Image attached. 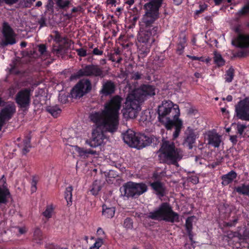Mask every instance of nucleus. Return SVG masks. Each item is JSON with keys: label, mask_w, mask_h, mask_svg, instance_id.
<instances>
[{"label": "nucleus", "mask_w": 249, "mask_h": 249, "mask_svg": "<svg viewBox=\"0 0 249 249\" xmlns=\"http://www.w3.org/2000/svg\"><path fill=\"white\" fill-rule=\"evenodd\" d=\"M121 102V98L116 96L106 105L103 110L90 114V120L96 127L93 130L91 139L86 141L87 144L92 147L101 145L107 140L105 132H113L117 130Z\"/></svg>", "instance_id": "nucleus-1"}, {"label": "nucleus", "mask_w": 249, "mask_h": 249, "mask_svg": "<svg viewBox=\"0 0 249 249\" xmlns=\"http://www.w3.org/2000/svg\"><path fill=\"white\" fill-rule=\"evenodd\" d=\"M140 32L138 36L139 56L143 58L150 52L152 44L155 40L158 27L152 24L159 18V12L144 10Z\"/></svg>", "instance_id": "nucleus-2"}, {"label": "nucleus", "mask_w": 249, "mask_h": 249, "mask_svg": "<svg viewBox=\"0 0 249 249\" xmlns=\"http://www.w3.org/2000/svg\"><path fill=\"white\" fill-rule=\"evenodd\" d=\"M155 94L154 88L149 85H143L129 93L124 103L122 110L124 118L134 119L140 110V103L146 96Z\"/></svg>", "instance_id": "nucleus-3"}, {"label": "nucleus", "mask_w": 249, "mask_h": 249, "mask_svg": "<svg viewBox=\"0 0 249 249\" xmlns=\"http://www.w3.org/2000/svg\"><path fill=\"white\" fill-rule=\"evenodd\" d=\"M159 120L164 124L167 129H171L174 125L173 121L178 119L180 111L178 106L170 101H164L158 108Z\"/></svg>", "instance_id": "nucleus-4"}, {"label": "nucleus", "mask_w": 249, "mask_h": 249, "mask_svg": "<svg viewBox=\"0 0 249 249\" xmlns=\"http://www.w3.org/2000/svg\"><path fill=\"white\" fill-rule=\"evenodd\" d=\"M159 152V157L168 164H176L183 157L182 151L174 142L167 141H163Z\"/></svg>", "instance_id": "nucleus-5"}, {"label": "nucleus", "mask_w": 249, "mask_h": 249, "mask_svg": "<svg viewBox=\"0 0 249 249\" xmlns=\"http://www.w3.org/2000/svg\"><path fill=\"white\" fill-rule=\"evenodd\" d=\"M147 217L154 220H164L170 222L178 221V215L173 211L170 206L167 203H162L159 208L150 212Z\"/></svg>", "instance_id": "nucleus-6"}, {"label": "nucleus", "mask_w": 249, "mask_h": 249, "mask_svg": "<svg viewBox=\"0 0 249 249\" xmlns=\"http://www.w3.org/2000/svg\"><path fill=\"white\" fill-rule=\"evenodd\" d=\"M147 189V186L144 183L129 181L124 184L120 190L123 196L127 198H137L145 193Z\"/></svg>", "instance_id": "nucleus-7"}, {"label": "nucleus", "mask_w": 249, "mask_h": 249, "mask_svg": "<svg viewBox=\"0 0 249 249\" xmlns=\"http://www.w3.org/2000/svg\"><path fill=\"white\" fill-rule=\"evenodd\" d=\"M76 76H89V77H104L105 74L103 70L98 65L90 64L83 67L79 70Z\"/></svg>", "instance_id": "nucleus-8"}, {"label": "nucleus", "mask_w": 249, "mask_h": 249, "mask_svg": "<svg viewBox=\"0 0 249 249\" xmlns=\"http://www.w3.org/2000/svg\"><path fill=\"white\" fill-rule=\"evenodd\" d=\"M235 111L238 119L249 122V97L237 103L235 106Z\"/></svg>", "instance_id": "nucleus-9"}, {"label": "nucleus", "mask_w": 249, "mask_h": 249, "mask_svg": "<svg viewBox=\"0 0 249 249\" xmlns=\"http://www.w3.org/2000/svg\"><path fill=\"white\" fill-rule=\"evenodd\" d=\"M31 90L24 89L20 90L16 95L15 100L18 106L21 108H27L31 101Z\"/></svg>", "instance_id": "nucleus-10"}, {"label": "nucleus", "mask_w": 249, "mask_h": 249, "mask_svg": "<svg viewBox=\"0 0 249 249\" xmlns=\"http://www.w3.org/2000/svg\"><path fill=\"white\" fill-rule=\"evenodd\" d=\"M139 138V135H136L135 132L130 129H128L123 134V139L124 142L131 147H138Z\"/></svg>", "instance_id": "nucleus-11"}, {"label": "nucleus", "mask_w": 249, "mask_h": 249, "mask_svg": "<svg viewBox=\"0 0 249 249\" xmlns=\"http://www.w3.org/2000/svg\"><path fill=\"white\" fill-rule=\"evenodd\" d=\"M3 34L6 44L13 45L16 43L15 39L16 35L12 29L6 22L3 24Z\"/></svg>", "instance_id": "nucleus-12"}, {"label": "nucleus", "mask_w": 249, "mask_h": 249, "mask_svg": "<svg viewBox=\"0 0 249 249\" xmlns=\"http://www.w3.org/2000/svg\"><path fill=\"white\" fill-rule=\"evenodd\" d=\"M186 138L183 144L191 149L193 147L196 139L198 137V134L190 127H188L185 132Z\"/></svg>", "instance_id": "nucleus-13"}, {"label": "nucleus", "mask_w": 249, "mask_h": 249, "mask_svg": "<svg viewBox=\"0 0 249 249\" xmlns=\"http://www.w3.org/2000/svg\"><path fill=\"white\" fill-rule=\"evenodd\" d=\"M162 0H151L143 5L144 10L159 12Z\"/></svg>", "instance_id": "nucleus-14"}, {"label": "nucleus", "mask_w": 249, "mask_h": 249, "mask_svg": "<svg viewBox=\"0 0 249 249\" xmlns=\"http://www.w3.org/2000/svg\"><path fill=\"white\" fill-rule=\"evenodd\" d=\"M208 144L215 147H219L221 142V136L214 132H210L208 134Z\"/></svg>", "instance_id": "nucleus-15"}, {"label": "nucleus", "mask_w": 249, "mask_h": 249, "mask_svg": "<svg viewBox=\"0 0 249 249\" xmlns=\"http://www.w3.org/2000/svg\"><path fill=\"white\" fill-rule=\"evenodd\" d=\"M115 86L111 81H107L103 84L100 92L104 95H108L113 93L115 90Z\"/></svg>", "instance_id": "nucleus-16"}, {"label": "nucleus", "mask_w": 249, "mask_h": 249, "mask_svg": "<svg viewBox=\"0 0 249 249\" xmlns=\"http://www.w3.org/2000/svg\"><path fill=\"white\" fill-rule=\"evenodd\" d=\"M154 139H156V138L154 136L148 137L144 135H139L138 147H137L139 148L148 145L154 142Z\"/></svg>", "instance_id": "nucleus-17"}, {"label": "nucleus", "mask_w": 249, "mask_h": 249, "mask_svg": "<svg viewBox=\"0 0 249 249\" xmlns=\"http://www.w3.org/2000/svg\"><path fill=\"white\" fill-rule=\"evenodd\" d=\"M236 45L240 47L249 46V35L239 34L236 39Z\"/></svg>", "instance_id": "nucleus-18"}, {"label": "nucleus", "mask_w": 249, "mask_h": 249, "mask_svg": "<svg viewBox=\"0 0 249 249\" xmlns=\"http://www.w3.org/2000/svg\"><path fill=\"white\" fill-rule=\"evenodd\" d=\"M236 173L233 171H231L227 174L223 175L222 177V184L225 186L228 185L236 178Z\"/></svg>", "instance_id": "nucleus-19"}, {"label": "nucleus", "mask_w": 249, "mask_h": 249, "mask_svg": "<svg viewBox=\"0 0 249 249\" xmlns=\"http://www.w3.org/2000/svg\"><path fill=\"white\" fill-rule=\"evenodd\" d=\"M77 85L84 91V94L89 91L91 89L90 81L88 79L82 80Z\"/></svg>", "instance_id": "nucleus-20"}, {"label": "nucleus", "mask_w": 249, "mask_h": 249, "mask_svg": "<svg viewBox=\"0 0 249 249\" xmlns=\"http://www.w3.org/2000/svg\"><path fill=\"white\" fill-rule=\"evenodd\" d=\"M151 186L157 194L161 196L163 195L164 187L161 182L159 181L154 182L151 183Z\"/></svg>", "instance_id": "nucleus-21"}, {"label": "nucleus", "mask_w": 249, "mask_h": 249, "mask_svg": "<svg viewBox=\"0 0 249 249\" xmlns=\"http://www.w3.org/2000/svg\"><path fill=\"white\" fill-rule=\"evenodd\" d=\"M18 147L23 154H26L28 153L31 147L30 138H27L25 139L22 143L18 144Z\"/></svg>", "instance_id": "nucleus-22"}, {"label": "nucleus", "mask_w": 249, "mask_h": 249, "mask_svg": "<svg viewBox=\"0 0 249 249\" xmlns=\"http://www.w3.org/2000/svg\"><path fill=\"white\" fill-rule=\"evenodd\" d=\"M236 133L238 135V137L240 138H243L245 135L244 133L246 129L247 128V125L244 123L238 122L235 124Z\"/></svg>", "instance_id": "nucleus-23"}, {"label": "nucleus", "mask_w": 249, "mask_h": 249, "mask_svg": "<svg viewBox=\"0 0 249 249\" xmlns=\"http://www.w3.org/2000/svg\"><path fill=\"white\" fill-rule=\"evenodd\" d=\"M115 208L107 207L106 205L103 206V214L107 218H110L114 216L115 214Z\"/></svg>", "instance_id": "nucleus-24"}, {"label": "nucleus", "mask_w": 249, "mask_h": 249, "mask_svg": "<svg viewBox=\"0 0 249 249\" xmlns=\"http://www.w3.org/2000/svg\"><path fill=\"white\" fill-rule=\"evenodd\" d=\"M174 125H175L176 129L175 131L173 133V138L174 139H176L179 135V134L180 131V129L182 125V121L179 119H176L175 121H173Z\"/></svg>", "instance_id": "nucleus-25"}, {"label": "nucleus", "mask_w": 249, "mask_h": 249, "mask_svg": "<svg viewBox=\"0 0 249 249\" xmlns=\"http://www.w3.org/2000/svg\"><path fill=\"white\" fill-rule=\"evenodd\" d=\"M85 94L80 88L76 85L73 88L71 91V95L72 98H78L82 97Z\"/></svg>", "instance_id": "nucleus-26"}, {"label": "nucleus", "mask_w": 249, "mask_h": 249, "mask_svg": "<svg viewBox=\"0 0 249 249\" xmlns=\"http://www.w3.org/2000/svg\"><path fill=\"white\" fill-rule=\"evenodd\" d=\"M235 190L240 194L249 195V185L242 184L235 188Z\"/></svg>", "instance_id": "nucleus-27"}, {"label": "nucleus", "mask_w": 249, "mask_h": 249, "mask_svg": "<svg viewBox=\"0 0 249 249\" xmlns=\"http://www.w3.org/2000/svg\"><path fill=\"white\" fill-rule=\"evenodd\" d=\"M56 5L61 9H68L71 4V2L69 0H54Z\"/></svg>", "instance_id": "nucleus-28"}, {"label": "nucleus", "mask_w": 249, "mask_h": 249, "mask_svg": "<svg viewBox=\"0 0 249 249\" xmlns=\"http://www.w3.org/2000/svg\"><path fill=\"white\" fill-rule=\"evenodd\" d=\"M47 110L54 117H57V115L61 112V109L57 106L49 107L47 108Z\"/></svg>", "instance_id": "nucleus-29"}, {"label": "nucleus", "mask_w": 249, "mask_h": 249, "mask_svg": "<svg viewBox=\"0 0 249 249\" xmlns=\"http://www.w3.org/2000/svg\"><path fill=\"white\" fill-rule=\"evenodd\" d=\"M9 195V192L0 187V203H5L7 202V198Z\"/></svg>", "instance_id": "nucleus-30"}, {"label": "nucleus", "mask_w": 249, "mask_h": 249, "mask_svg": "<svg viewBox=\"0 0 249 249\" xmlns=\"http://www.w3.org/2000/svg\"><path fill=\"white\" fill-rule=\"evenodd\" d=\"M72 187L69 186L66 189L65 192V198L67 201L68 205H71V203Z\"/></svg>", "instance_id": "nucleus-31"}, {"label": "nucleus", "mask_w": 249, "mask_h": 249, "mask_svg": "<svg viewBox=\"0 0 249 249\" xmlns=\"http://www.w3.org/2000/svg\"><path fill=\"white\" fill-rule=\"evenodd\" d=\"M213 59L215 63L218 66H223L225 64V61L222 57L220 54L217 52H214Z\"/></svg>", "instance_id": "nucleus-32"}, {"label": "nucleus", "mask_w": 249, "mask_h": 249, "mask_svg": "<svg viewBox=\"0 0 249 249\" xmlns=\"http://www.w3.org/2000/svg\"><path fill=\"white\" fill-rule=\"evenodd\" d=\"M101 190V183L99 181L95 180L92 185V187L90 190L93 195H96Z\"/></svg>", "instance_id": "nucleus-33"}, {"label": "nucleus", "mask_w": 249, "mask_h": 249, "mask_svg": "<svg viewBox=\"0 0 249 249\" xmlns=\"http://www.w3.org/2000/svg\"><path fill=\"white\" fill-rule=\"evenodd\" d=\"M225 79L226 82L230 83L231 82L234 76V69L232 68H230L226 71L225 74Z\"/></svg>", "instance_id": "nucleus-34"}, {"label": "nucleus", "mask_w": 249, "mask_h": 249, "mask_svg": "<svg viewBox=\"0 0 249 249\" xmlns=\"http://www.w3.org/2000/svg\"><path fill=\"white\" fill-rule=\"evenodd\" d=\"M53 213V208L52 205L46 207L45 211L43 213V216L47 219L52 217Z\"/></svg>", "instance_id": "nucleus-35"}, {"label": "nucleus", "mask_w": 249, "mask_h": 249, "mask_svg": "<svg viewBox=\"0 0 249 249\" xmlns=\"http://www.w3.org/2000/svg\"><path fill=\"white\" fill-rule=\"evenodd\" d=\"M53 37H54V40L56 43H66V41L65 39V38L63 37H62L60 34V33L58 31H54L53 32Z\"/></svg>", "instance_id": "nucleus-36"}, {"label": "nucleus", "mask_w": 249, "mask_h": 249, "mask_svg": "<svg viewBox=\"0 0 249 249\" xmlns=\"http://www.w3.org/2000/svg\"><path fill=\"white\" fill-rule=\"evenodd\" d=\"M52 51L53 53L57 56L62 55L65 52L63 47L62 45H59L58 47L53 46Z\"/></svg>", "instance_id": "nucleus-37"}, {"label": "nucleus", "mask_w": 249, "mask_h": 249, "mask_svg": "<svg viewBox=\"0 0 249 249\" xmlns=\"http://www.w3.org/2000/svg\"><path fill=\"white\" fill-rule=\"evenodd\" d=\"M185 43L186 39L185 37L180 38V41L178 44L177 48V51L179 54H181L182 53V51L185 47Z\"/></svg>", "instance_id": "nucleus-38"}, {"label": "nucleus", "mask_w": 249, "mask_h": 249, "mask_svg": "<svg viewBox=\"0 0 249 249\" xmlns=\"http://www.w3.org/2000/svg\"><path fill=\"white\" fill-rule=\"evenodd\" d=\"M34 240L36 241V243H40L42 239V233L39 229H36L34 233Z\"/></svg>", "instance_id": "nucleus-39"}, {"label": "nucleus", "mask_w": 249, "mask_h": 249, "mask_svg": "<svg viewBox=\"0 0 249 249\" xmlns=\"http://www.w3.org/2000/svg\"><path fill=\"white\" fill-rule=\"evenodd\" d=\"M103 244V240L102 239L98 238L94 244L90 247L89 249H99L100 247Z\"/></svg>", "instance_id": "nucleus-40"}, {"label": "nucleus", "mask_w": 249, "mask_h": 249, "mask_svg": "<svg viewBox=\"0 0 249 249\" xmlns=\"http://www.w3.org/2000/svg\"><path fill=\"white\" fill-rule=\"evenodd\" d=\"M249 13V5H246L240 10L237 13L236 15L242 16L246 15Z\"/></svg>", "instance_id": "nucleus-41"}, {"label": "nucleus", "mask_w": 249, "mask_h": 249, "mask_svg": "<svg viewBox=\"0 0 249 249\" xmlns=\"http://www.w3.org/2000/svg\"><path fill=\"white\" fill-rule=\"evenodd\" d=\"M194 219L193 217H190L188 218L186 220V228L187 231L189 233L192 229V221Z\"/></svg>", "instance_id": "nucleus-42"}, {"label": "nucleus", "mask_w": 249, "mask_h": 249, "mask_svg": "<svg viewBox=\"0 0 249 249\" xmlns=\"http://www.w3.org/2000/svg\"><path fill=\"white\" fill-rule=\"evenodd\" d=\"M75 149L79 153L80 155H83L84 154H95L96 153V151L91 150H84L83 149H81L77 146L75 147Z\"/></svg>", "instance_id": "nucleus-43"}, {"label": "nucleus", "mask_w": 249, "mask_h": 249, "mask_svg": "<svg viewBox=\"0 0 249 249\" xmlns=\"http://www.w3.org/2000/svg\"><path fill=\"white\" fill-rule=\"evenodd\" d=\"M124 226L126 229H131L133 228V222L129 218H126L124 223Z\"/></svg>", "instance_id": "nucleus-44"}, {"label": "nucleus", "mask_w": 249, "mask_h": 249, "mask_svg": "<svg viewBox=\"0 0 249 249\" xmlns=\"http://www.w3.org/2000/svg\"><path fill=\"white\" fill-rule=\"evenodd\" d=\"M76 52L78 55L84 57L87 55V51L83 48H80L76 50Z\"/></svg>", "instance_id": "nucleus-45"}, {"label": "nucleus", "mask_w": 249, "mask_h": 249, "mask_svg": "<svg viewBox=\"0 0 249 249\" xmlns=\"http://www.w3.org/2000/svg\"><path fill=\"white\" fill-rule=\"evenodd\" d=\"M92 53L94 55H101L103 53V51L100 50L97 48H95L93 50Z\"/></svg>", "instance_id": "nucleus-46"}, {"label": "nucleus", "mask_w": 249, "mask_h": 249, "mask_svg": "<svg viewBox=\"0 0 249 249\" xmlns=\"http://www.w3.org/2000/svg\"><path fill=\"white\" fill-rule=\"evenodd\" d=\"M46 46L41 44L38 46V51L41 54H44V53L46 52Z\"/></svg>", "instance_id": "nucleus-47"}, {"label": "nucleus", "mask_w": 249, "mask_h": 249, "mask_svg": "<svg viewBox=\"0 0 249 249\" xmlns=\"http://www.w3.org/2000/svg\"><path fill=\"white\" fill-rule=\"evenodd\" d=\"M187 56L192 60L204 61V59L202 57H197L195 56H192L190 55H187Z\"/></svg>", "instance_id": "nucleus-48"}, {"label": "nucleus", "mask_w": 249, "mask_h": 249, "mask_svg": "<svg viewBox=\"0 0 249 249\" xmlns=\"http://www.w3.org/2000/svg\"><path fill=\"white\" fill-rule=\"evenodd\" d=\"M239 137L237 135H231L230 136V141L233 143L235 144L237 142V138Z\"/></svg>", "instance_id": "nucleus-49"}, {"label": "nucleus", "mask_w": 249, "mask_h": 249, "mask_svg": "<svg viewBox=\"0 0 249 249\" xmlns=\"http://www.w3.org/2000/svg\"><path fill=\"white\" fill-rule=\"evenodd\" d=\"M131 77L134 80H138L141 78V75L139 72H135L132 74Z\"/></svg>", "instance_id": "nucleus-50"}, {"label": "nucleus", "mask_w": 249, "mask_h": 249, "mask_svg": "<svg viewBox=\"0 0 249 249\" xmlns=\"http://www.w3.org/2000/svg\"><path fill=\"white\" fill-rule=\"evenodd\" d=\"M206 6L205 4L200 5V9L196 10V14L198 15V14L201 13V12H202L203 11H204V10L206 9Z\"/></svg>", "instance_id": "nucleus-51"}, {"label": "nucleus", "mask_w": 249, "mask_h": 249, "mask_svg": "<svg viewBox=\"0 0 249 249\" xmlns=\"http://www.w3.org/2000/svg\"><path fill=\"white\" fill-rule=\"evenodd\" d=\"M97 234L99 236H102L105 234L104 231L101 228H99L97 231Z\"/></svg>", "instance_id": "nucleus-52"}, {"label": "nucleus", "mask_w": 249, "mask_h": 249, "mask_svg": "<svg viewBox=\"0 0 249 249\" xmlns=\"http://www.w3.org/2000/svg\"><path fill=\"white\" fill-rule=\"evenodd\" d=\"M191 181L194 184H196L198 182V178L197 177L194 176L191 178Z\"/></svg>", "instance_id": "nucleus-53"}, {"label": "nucleus", "mask_w": 249, "mask_h": 249, "mask_svg": "<svg viewBox=\"0 0 249 249\" xmlns=\"http://www.w3.org/2000/svg\"><path fill=\"white\" fill-rule=\"evenodd\" d=\"M37 180L35 178H33L32 182H31V186L32 187H36Z\"/></svg>", "instance_id": "nucleus-54"}, {"label": "nucleus", "mask_w": 249, "mask_h": 249, "mask_svg": "<svg viewBox=\"0 0 249 249\" xmlns=\"http://www.w3.org/2000/svg\"><path fill=\"white\" fill-rule=\"evenodd\" d=\"M7 4H13L16 3L18 0H3Z\"/></svg>", "instance_id": "nucleus-55"}, {"label": "nucleus", "mask_w": 249, "mask_h": 249, "mask_svg": "<svg viewBox=\"0 0 249 249\" xmlns=\"http://www.w3.org/2000/svg\"><path fill=\"white\" fill-rule=\"evenodd\" d=\"M18 231L20 234H23L26 232V229L24 228H19Z\"/></svg>", "instance_id": "nucleus-56"}, {"label": "nucleus", "mask_w": 249, "mask_h": 249, "mask_svg": "<svg viewBox=\"0 0 249 249\" xmlns=\"http://www.w3.org/2000/svg\"><path fill=\"white\" fill-rule=\"evenodd\" d=\"M226 100L228 101V102H231L232 101V97L231 95H228L227 96L226 98Z\"/></svg>", "instance_id": "nucleus-57"}, {"label": "nucleus", "mask_w": 249, "mask_h": 249, "mask_svg": "<svg viewBox=\"0 0 249 249\" xmlns=\"http://www.w3.org/2000/svg\"><path fill=\"white\" fill-rule=\"evenodd\" d=\"M182 0H174V2L176 5H179L182 3Z\"/></svg>", "instance_id": "nucleus-58"}, {"label": "nucleus", "mask_w": 249, "mask_h": 249, "mask_svg": "<svg viewBox=\"0 0 249 249\" xmlns=\"http://www.w3.org/2000/svg\"><path fill=\"white\" fill-rule=\"evenodd\" d=\"M134 2V0H127L126 2V3L128 4H129V5H132Z\"/></svg>", "instance_id": "nucleus-59"}, {"label": "nucleus", "mask_w": 249, "mask_h": 249, "mask_svg": "<svg viewBox=\"0 0 249 249\" xmlns=\"http://www.w3.org/2000/svg\"><path fill=\"white\" fill-rule=\"evenodd\" d=\"M37 188L36 187H32L31 188V190L32 193H34L36 191Z\"/></svg>", "instance_id": "nucleus-60"}, {"label": "nucleus", "mask_w": 249, "mask_h": 249, "mask_svg": "<svg viewBox=\"0 0 249 249\" xmlns=\"http://www.w3.org/2000/svg\"><path fill=\"white\" fill-rule=\"evenodd\" d=\"M214 1L216 5H219L221 3L222 0H214Z\"/></svg>", "instance_id": "nucleus-61"}, {"label": "nucleus", "mask_w": 249, "mask_h": 249, "mask_svg": "<svg viewBox=\"0 0 249 249\" xmlns=\"http://www.w3.org/2000/svg\"><path fill=\"white\" fill-rule=\"evenodd\" d=\"M106 63V59H102L100 60V64L102 65H104Z\"/></svg>", "instance_id": "nucleus-62"}, {"label": "nucleus", "mask_w": 249, "mask_h": 249, "mask_svg": "<svg viewBox=\"0 0 249 249\" xmlns=\"http://www.w3.org/2000/svg\"><path fill=\"white\" fill-rule=\"evenodd\" d=\"M195 76L196 78H200L201 76V74L200 73H198V72H196L195 73Z\"/></svg>", "instance_id": "nucleus-63"}, {"label": "nucleus", "mask_w": 249, "mask_h": 249, "mask_svg": "<svg viewBox=\"0 0 249 249\" xmlns=\"http://www.w3.org/2000/svg\"><path fill=\"white\" fill-rule=\"evenodd\" d=\"M42 5V2L40 1H38L36 2V7H39Z\"/></svg>", "instance_id": "nucleus-64"}]
</instances>
